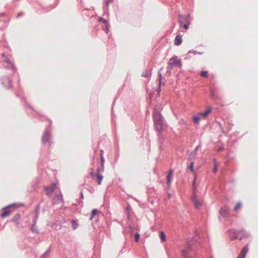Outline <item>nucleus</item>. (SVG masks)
<instances>
[{"instance_id":"obj_16","label":"nucleus","mask_w":258,"mask_h":258,"mask_svg":"<svg viewBox=\"0 0 258 258\" xmlns=\"http://www.w3.org/2000/svg\"><path fill=\"white\" fill-rule=\"evenodd\" d=\"M49 137H50V136H49V134L48 133H45L44 134V135L43 136V140L44 142H47L49 140Z\"/></svg>"},{"instance_id":"obj_25","label":"nucleus","mask_w":258,"mask_h":258,"mask_svg":"<svg viewBox=\"0 0 258 258\" xmlns=\"http://www.w3.org/2000/svg\"><path fill=\"white\" fill-rule=\"evenodd\" d=\"M99 21L104 24L107 23V21L103 18H100L99 19Z\"/></svg>"},{"instance_id":"obj_20","label":"nucleus","mask_w":258,"mask_h":258,"mask_svg":"<svg viewBox=\"0 0 258 258\" xmlns=\"http://www.w3.org/2000/svg\"><path fill=\"white\" fill-rule=\"evenodd\" d=\"M201 76L203 77L206 78L208 77V72L207 71H202L201 73Z\"/></svg>"},{"instance_id":"obj_18","label":"nucleus","mask_w":258,"mask_h":258,"mask_svg":"<svg viewBox=\"0 0 258 258\" xmlns=\"http://www.w3.org/2000/svg\"><path fill=\"white\" fill-rule=\"evenodd\" d=\"M242 207V204L241 203H238L234 208V211H237Z\"/></svg>"},{"instance_id":"obj_9","label":"nucleus","mask_w":258,"mask_h":258,"mask_svg":"<svg viewBox=\"0 0 258 258\" xmlns=\"http://www.w3.org/2000/svg\"><path fill=\"white\" fill-rule=\"evenodd\" d=\"M212 109L211 108H209L206 111L203 112L199 113L202 118H206L209 114L211 112Z\"/></svg>"},{"instance_id":"obj_32","label":"nucleus","mask_w":258,"mask_h":258,"mask_svg":"<svg viewBox=\"0 0 258 258\" xmlns=\"http://www.w3.org/2000/svg\"><path fill=\"white\" fill-rule=\"evenodd\" d=\"M82 196V198H84V197H83V195H82V196Z\"/></svg>"},{"instance_id":"obj_1","label":"nucleus","mask_w":258,"mask_h":258,"mask_svg":"<svg viewBox=\"0 0 258 258\" xmlns=\"http://www.w3.org/2000/svg\"><path fill=\"white\" fill-rule=\"evenodd\" d=\"M154 125L158 132H161L163 129V121L162 116L159 111L154 109L153 112Z\"/></svg>"},{"instance_id":"obj_6","label":"nucleus","mask_w":258,"mask_h":258,"mask_svg":"<svg viewBox=\"0 0 258 258\" xmlns=\"http://www.w3.org/2000/svg\"><path fill=\"white\" fill-rule=\"evenodd\" d=\"M173 170L170 169L167 176V183L168 186L170 185L173 175Z\"/></svg>"},{"instance_id":"obj_14","label":"nucleus","mask_w":258,"mask_h":258,"mask_svg":"<svg viewBox=\"0 0 258 258\" xmlns=\"http://www.w3.org/2000/svg\"><path fill=\"white\" fill-rule=\"evenodd\" d=\"M10 214H11L10 211L8 209H6L4 210L3 213L2 214L1 216L3 218H5V217H6L8 216L9 215H10Z\"/></svg>"},{"instance_id":"obj_19","label":"nucleus","mask_w":258,"mask_h":258,"mask_svg":"<svg viewBox=\"0 0 258 258\" xmlns=\"http://www.w3.org/2000/svg\"><path fill=\"white\" fill-rule=\"evenodd\" d=\"M160 235H161V240L165 241L166 240V236H165V235L164 233V232L163 231H161L160 232Z\"/></svg>"},{"instance_id":"obj_12","label":"nucleus","mask_w":258,"mask_h":258,"mask_svg":"<svg viewBox=\"0 0 258 258\" xmlns=\"http://www.w3.org/2000/svg\"><path fill=\"white\" fill-rule=\"evenodd\" d=\"M54 199L56 200L57 203L62 202L63 201L62 196L61 194L55 195Z\"/></svg>"},{"instance_id":"obj_22","label":"nucleus","mask_w":258,"mask_h":258,"mask_svg":"<svg viewBox=\"0 0 258 258\" xmlns=\"http://www.w3.org/2000/svg\"><path fill=\"white\" fill-rule=\"evenodd\" d=\"M189 169L191 172H194V162H191L189 165Z\"/></svg>"},{"instance_id":"obj_30","label":"nucleus","mask_w":258,"mask_h":258,"mask_svg":"<svg viewBox=\"0 0 258 258\" xmlns=\"http://www.w3.org/2000/svg\"><path fill=\"white\" fill-rule=\"evenodd\" d=\"M90 175L92 176H94V173L93 172H92L90 173Z\"/></svg>"},{"instance_id":"obj_7","label":"nucleus","mask_w":258,"mask_h":258,"mask_svg":"<svg viewBox=\"0 0 258 258\" xmlns=\"http://www.w3.org/2000/svg\"><path fill=\"white\" fill-rule=\"evenodd\" d=\"M248 248L247 246L244 247L237 258H245V256L248 251Z\"/></svg>"},{"instance_id":"obj_21","label":"nucleus","mask_w":258,"mask_h":258,"mask_svg":"<svg viewBox=\"0 0 258 258\" xmlns=\"http://www.w3.org/2000/svg\"><path fill=\"white\" fill-rule=\"evenodd\" d=\"M159 88L158 89V93H159L160 91V85H161V78H162V74L161 73H159Z\"/></svg>"},{"instance_id":"obj_15","label":"nucleus","mask_w":258,"mask_h":258,"mask_svg":"<svg viewBox=\"0 0 258 258\" xmlns=\"http://www.w3.org/2000/svg\"><path fill=\"white\" fill-rule=\"evenodd\" d=\"M71 223L73 229L76 230L78 227V224L77 223V221L75 220H72L71 221Z\"/></svg>"},{"instance_id":"obj_10","label":"nucleus","mask_w":258,"mask_h":258,"mask_svg":"<svg viewBox=\"0 0 258 258\" xmlns=\"http://www.w3.org/2000/svg\"><path fill=\"white\" fill-rule=\"evenodd\" d=\"M100 168H98L97 169V181H98V184L99 185H101V182H102V180L103 178V176L100 174H99V171H100Z\"/></svg>"},{"instance_id":"obj_11","label":"nucleus","mask_w":258,"mask_h":258,"mask_svg":"<svg viewBox=\"0 0 258 258\" xmlns=\"http://www.w3.org/2000/svg\"><path fill=\"white\" fill-rule=\"evenodd\" d=\"M202 117L201 116L200 114L198 113L196 115H195L193 117V120L194 122L196 124H199L200 119H201Z\"/></svg>"},{"instance_id":"obj_26","label":"nucleus","mask_w":258,"mask_h":258,"mask_svg":"<svg viewBox=\"0 0 258 258\" xmlns=\"http://www.w3.org/2000/svg\"><path fill=\"white\" fill-rule=\"evenodd\" d=\"M217 171V165L216 163H215V165H214V169H213V171L214 172H216Z\"/></svg>"},{"instance_id":"obj_31","label":"nucleus","mask_w":258,"mask_h":258,"mask_svg":"<svg viewBox=\"0 0 258 258\" xmlns=\"http://www.w3.org/2000/svg\"><path fill=\"white\" fill-rule=\"evenodd\" d=\"M101 160H102V162H103V157L101 156Z\"/></svg>"},{"instance_id":"obj_27","label":"nucleus","mask_w":258,"mask_h":258,"mask_svg":"<svg viewBox=\"0 0 258 258\" xmlns=\"http://www.w3.org/2000/svg\"><path fill=\"white\" fill-rule=\"evenodd\" d=\"M210 94L212 97H215L214 92L213 90H210Z\"/></svg>"},{"instance_id":"obj_2","label":"nucleus","mask_w":258,"mask_h":258,"mask_svg":"<svg viewBox=\"0 0 258 258\" xmlns=\"http://www.w3.org/2000/svg\"><path fill=\"white\" fill-rule=\"evenodd\" d=\"M169 64L171 66V67H181V62L180 59H179L176 56H174L172 57L169 59Z\"/></svg>"},{"instance_id":"obj_23","label":"nucleus","mask_w":258,"mask_h":258,"mask_svg":"<svg viewBox=\"0 0 258 258\" xmlns=\"http://www.w3.org/2000/svg\"><path fill=\"white\" fill-rule=\"evenodd\" d=\"M140 238V234L138 233H136L135 235V240L136 242H138Z\"/></svg>"},{"instance_id":"obj_24","label":"nucleus","mask_w":258,"mask_h":258,"mask_svg":"<svg viewBox=\"0 0 258 258\" xmlns=\"http://www.w3.org/2000/svg\"><path fill=\"white\" fill-rule=\"evenodd\" d=\"M196 176L195 177L194 180L193 181L194 193H195V191H196Z\"/></svg>"},{"instance_id":"obj_17","label":"nucleus","mask_w":258,"mask_h":258,"mask_svg":"<svg viewBox=\"0 0 258 258\" xmlns=\"http://www.w3.org/2000/svg\"><path fill=\"white\" fill-rule=\"evenodd\" d=\"M227 210L226 209L222 208L220 211V214L224 216H226Z\"/></svg>"},{"instance_id":"obj_4","label":"nucleus","mask_w":258,"mask_h":258,"mask_svg":"<svg viewBox=\"0 0 258 258\" xmlns=\"http://www.w3.org/2000/svg\"><path fill=\"white\" fill-rule=\"evenodd\" d=\"M57 186L55 183H53L49 186L46 187L45 189L46 191V195L48 196H51L53 192L55 190Z\"/></svg>"},{"instance_id":"obj_5","label":"nucleus","mask_w":258,"mask_h":258,"mask_svg":"<svg viewBox=\"0 0 258 258\" xmlns=\"http://www.w3.org/2000/svg\"><path fill=\"white\" fill-rule=\"evenodd\" d=\"M179 22L181 27H183L185 29H187L189 26V22L183 17H180Z\"/></svg>"},{"instance_id":"obj_8","label":"nucleus","mask_w":258,"mask_h":258,"mask_svg":"<svg viewBox=\"0 0 258 258\" xmlns=\"http://www.w3.org/2000/svg\"><path fill=\"white\" fill-rule=\"evenodd\" d=\"M182 36L180 35H177L174 39V44L176 45H180L182 43Z\"/></svg>"},{"instance_id":"obj_29","label":"nucleus","mask_w":258,"mask_h":258,"mask_svg":"<svg viewBox=\"0 0 258 258\" xmlns=\"http://www.w3.org/2000/svg\"><path fill=\"white\" fill-rule=\"evenodd\" d=\"M182 252H183V256L184 257V258H187L186 255V251L185 250H183Z\"/></svg>"},{"instance_id":"obj_13","label":"nucleus","mask_w":258,"mask_h":258,"mask_svg":"<svg viewBox=\"0 0 258 258\" xmlns=\"http://www.w3.org/2000/svg\"><path fill=\"white\" fill-rule=\"evenodd\" d=\"M98 213H99V211L98 210L95 209H93L92 211V212L91 214V217H90V220H92Z\"/></svg>"},{"instance_id":"obj_3","label":"nucleus","mask_w":258,"mask_h":258,"mask_svg":"<svg viewBox=\"0 0 258 258\" xmlns=\"http://www.w3.org/2000/svg\"><path fill=\"white\" fill-rule=\"evenodd\" d=\"M191 200L196 209H200L202 207V202L198 199L197 195L196 193H193Z\"/></svg>"},{"instance_id":"obj_28","label":"nucleus","mask_w":258,"mask_h":258,"mask_svg":"<svg viewBox=\"0 0 258 258\" xmlns=\"http://www.w3.org/2000/svg\"><path fill=\"white\" fill-rule=\"evenodd\" d=\"M23 15H24V13H23V12H20V13H18V15H17V18H19V17H20V16H23Z\"/></svg>"}]
</instances>
